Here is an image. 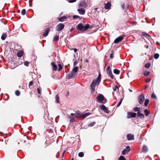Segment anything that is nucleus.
<instances>
[{"label": "nucleus", "mask_w": 160, "mask_h": 160, "mask_svg": "<svg viewBox=\"0 0 160 160\" xmlns=\"http://www.w3.org/2000/svg\"><path fill=\"white\" fill-rule=\"evenodd\" d=\"M98 101L100 103H105L107 102L106 98L102 94H99L97 97Z\"/></svg>", "instance_id": "f257e3e1"}, {"label": "nucleus", "mask_w": 160, "mask_h": 160, "mask_svg": "<svg viewBox=\"0 0 160 160\" xmlns=\"http://www.w3.org/2000/svg\"><path fill=\"white\" fill-rule=\"evenodd\" d=\"M97 82L96 81V79H94L92 82L90 86V89H91V92L92 94L93 93L95 90V88L96 85L98 86L99 83L98 84Z\"/></svg>", "instance_id": "f03ea898"}, {"label": "nucleus", "mask_w": 160, "mask_h": 160, "mask_svg": "<svg viewBox=\"0 0 160 160\" xmlns=\"http://www.w3.org/2000/svg\"><path fill=\"white\" fill-rule=\"evenodd\" d=\"M64 27V24L60 23L57 25L56 30L57 31H60L62 30Z\"/></svg>", "instance_id": "7ed1b4c3"}, {"label": "nucleus", "mask_w": 160, "mask_h": 160, "mask_svg": "<svg viewBox=\"0 0 160 160\" xmlns=\"http://www.w3.org/2000/svg\"><path fill=\"white\" fill-rule=\"evenodd\" d=\"M145 100L144 95L142 94L140 95L138 97V101L140 104H142Z\"/></svg>", "instance_id": "20e7f679"}, {"label": "nucleus", "mask_w": 160, "mask_h": 160, "mask_svg": "<svg viewBox=\"0 0 160 160\" xmlns=\"http://www.w3.org/2000/svg\"><path fill=\"white\" fill-rule=\"evenodd\" d=\"M128 115L127 117L128 118H135L136 115L137 114L135 112H128L127 113Z\"/></svg>", "instance_id": "39448f33"}, {"label": "nucleus", "mask_w": 160, "mask_h": 160, "mask_svg": "<svg viewBox=\"0 0 160 160\" xmlns=\"http://www.w3.org/2000/svg\"><path fill=\"white\" fill-rule=\"evenodd\" d=\"M76 75V74H74L73 73L71 72L70 73L67 74L66 78L68 79L73 78L75 77Z\"/></svg>", "instance_id": "423d86ee"}, {"label": "nucleus", "mask_w": 160, "mask_h": 160, "mask_svg": "<svg viewBox=\"0 0 160 160\" xmlns=\"http://www.w3.org/2000/svg\"><path fill=\"white\" fill-rule=\"evenodd\" d=\"M107 72L112 79H113V76L112 73L110 66H108L107 68Z\"/></svg>", "instance_id": "0eeeda50"}, {"label": "nucleus", "mask_w": 160, "mask_h": 160, "mask_svg": "<svg viewBox=\"0 0 160 160\" xmlns=\"http://www.w3.org/2000/svg\"><path fill=\"white\" fill-rule=\"evenodd\" d=\"M124 36H120L116 38L114 40V42L115 43H118L119 42L122 41L123 38Z\"/></svg>", "instance_id": "6e6552de"}, {"label": "nucleus", "mask_w": 160, "mask_h": 160, "mask_svg": "<svg viewBox=\"0 0 160 160\" xmlns=\"http://www.w3.org/2000/svg\"><path fill=\"white\" fill-rule=\"evenodd\" d=\"M99 107L102 110L104 111L105 112L108 113V110L105 105H100Z\"/></svg>", "instance_id": "1a4fd4ad"}, {"label": "nucleus", "mask_w": 160, "mask_h": 160, "mask_svg": "<svg viewBox=\"0 0 160 160\" xmlns=\"http://www.w3.org/2000/svg\"><path fill=\"white\" fill-rule=\"evenodd\" d=\"M127 139L129 140L134 139V135L131 134H128L127 135Z\"/></svg>", "instance_id": "9d476101"}, {"label": "nucleus", "mask_w": 160, "mask_h": 160, "mask_svg": "<svg viewBox=\"0 0 160 160\" xmlns=\"http://www.w3.org/2000/svg\"><path fill=\"white\" fill-rule=\"evenodd\" d=\"M111 6V4L110 2H108L106 4H105L104 8L106 9H110Z\"/></svg>", "instance_id": "9b49d317"}, {"label": "nucleus", "mask_w": 160, "mask_h": 160, "mask_svg": "<svg viewBox=\"0 0 160 160\" xmlns=\"http://www.w3.org/2000/svg\"><path fill=\"white\" fill-rule=\"evenodd\" d=\"M86 3L85 2H81L79 5V7L85 8L86 6Z\"/></svg>", "instance_id": "f8f14e48"}, {"label": "nucleus", "mask_w": 160, "mask_h": 160, "mask_svg": "<svg viewBox=\"0 0 160 160\" xmlns=\"http://www.w3.org/2000/svg\"><path fill=\"white\" fill-rule=\"evenodd\" d=\"M76 28L80 30H82L83 28V26L82 24L79 23L77 25Z\"/></svg>", "instance_id": "ddd939ff"}, {"label": "nucleus", "mask_w": 160, "mask_h": 160, "mask_svg": "<svg viewBox=\"0 0 160 160\" xmlns=\"http://www.w3.org/2000/svg\"><path fill=\"white\" fill-rule=\"evenodd\" d=\"M82 113L79 111L75 113V117L77 118H82Z\"/></svg>", "instance_id": "4468645a"}, {"label": "nucleus", "mask_w": 160, "mask_h": 160, "mask_svg": "<svg viewBox=\"0 0 160 160\" xmlns=\"http://www.w3.org/2000/svg\"><path fill=\"white\" fill-rule=\"evenodd\" d=\"M51 64L52 65V66L53 67L52 70L54 71H56L57 69V66L55 65L54 63L53 62H52L51 63Z\"/></svg>", "instance_id": "2eb2a0df"}, {"label": "nucleus", "mask_w": 160, "mask_h": 160, "mask_svg": "<svg viewBox=\"0 0 160 160\" xmlns=\"http://www.w3.org/2000/svg\"><path fill=\"white\" fill-rule=\"evenodd\" d=\"M148 151V149L147 146L145 145H143L142 149V152L146 153Z\"/></svg>", "instance_id": "dca6fc26"}, {"label": "nucleus", "mask_w": 160, "mask_h": 160, "mask_svg": "<svg viewBox=\"0 0 160 160\" xmlns=\"http://www.w3.org/2000/svg\"><path fill=\"white\" fill-rule=\"evenodd\" d=\"M138 116L141 118H144V116L143 114L141 113V111L140 112H137Z\"/></svg>", "instance_id": "f3484780"}, {"label": "nucleus", "mask_w": 160, "mask_h": 160, "mask_svg": "<svg viewBox=\"0 0 160 160\" xmlns=\"http://www.w3.org/2000/svg\"><path fill=\"white\" fill-rule=\"evenodd\" d=\"M78 11L79 14L81 15H83L85 12V10L82 9H78Z\"/></svg>", "instance_id": "a211bd4d"}, {"label": "nucleus", "mask_w": 160, "mask_h": 160, "mask_svg": "<svg viewBox=\"0 0 160 160\" xmlns=\"http://www.w3.org/2000/svg\"><path fill=\"white\" fill-rule=\"evenodd\" d=\"M50 29L49 28H47L45 31L44 33L43 34V36L45 37L47 36L48 34Z\"/></svg>", "instance_id": "6ab92c4d"}, {"label": "nucleus", "mask_w": 160, "mask_h": 160, "mask_svg": "<svg viewBox=\"0 0 160 160\" xmlns=\"http://www.w3.org/2000/svg\"><path fill=\"white\" fill-rule=\"evenodd\" d=\"M90 114V113L89 112H87V113H83V114L82 113V118H85L86 117L89 116Z\"/></svg>", "instance_id": "aec40b11"}, {"label": "nucleus", "mask_w": 160, "mask_h": 160, "mask_svg": "<svg viewBox=\"0 0 160 160\" xmlns=\"http://www.w3.org/2000/svg\"><path fill=\"white\" fill-rule=\"evenodd\" d=\"M23 52L22 51H20L17 53V56L19 57H21L23 55Z\"/></svg>", "instance_id": "412c9836"}, {"label": "nucleus", "mask_w": 160, "mask_h": 160, "mask_svg": "<svg viewBox=\"0 0 160 160\" xmlns=\"http://www.w3.org/2000/svg\"><path fill=\"white\" fill-rule=\"evenodd\" d=\"M78 70V67L77 66L75 67L72 69V72L74 74H76V73Z\"/></svg>", "instance_id": "4be33fe9"}, {"label": "nucleus", "mask_w": 160, "mask_h": 160, "mask_svg": "<svg viewBox=\"0 0 160 160\" xmlns=\"http://www.w3.org/2000/svg\"><path fill=\"white\" fill-rule=\"evenodd\" d=\"M96 81L98 82L97 83L98 84L100 83L101 81V74L100 73H99L97 79L96 80Z\"/></svg>", "instance_id": "5701e85b"}, {"label": "nucleus", "mask_w": 160, "mask_h": 160, "mask_svg": "<svg viewBox=\"0 0 160 160\" xmlns=\"http://www.w3.org/2000/svg\"><path fill=\"white\" fill-rule=\"evenodd\" d=\"M68 118L70 119V122H75L74 118L73 117H72L70 115H68Z\"/></svg>", "instance_id": "b1692460"}, {"label": "nucleus", "mask_w": 160, "mask_h": 160, "mask_svg": "<svg viewBox=\"0 0 160 160\" xmlns=\"http://www.w3.org/2000/svg\"><path fill=\"white\" fill-rule=\"evenodd\" d=\"M7 36V35L6 33H4L2 34V36H1V39L2 40H5Z\"/></svg>", "instance_id": "393cba45"}, {"label": "nucleus", "mask_w": 160, "mask_h": 160, "mask_svg": "<svg viewBox=\"0 0 160 160\" xmlns=\"http://www.w3.org/2000/svg\"><path fill=\"white\" fill-rule=\"evenodd\" d=\"M67 18V17L65 16H62L58 18V20L61 22L64 21V19Z\"/></svg>", "instance_id": "a878e982"}, {"label": "nucleus", "mask_w": 160, "mask_h": 160, "mask_svg": "<svg viewBox=\"0 0 160 160\" xmlns=\"http://www.w3.org/2000/svg\"><path fill=\"white\" fill-rule=\"evenodd\" d=\"M140 108H138V107H134L133 108V110L135 112H137L138 111V112H140Z\"/></svg>", "instance_id": "bb28decb"}, {"label": "nucleus", "mask_w": 160, "mask_h": 160, "mask_svg": "<svg viewBox=\"0 0 160 160\" xmlns=\"http://www.w3.org/2000/svg\"><path fill=\"white\" fill-rule=\"evenodd\" d=\"M146 116H148L150 113V112L147 109H145L144 110Z\"/></svg>", "instance_id": "cd10ccee"}, {"label": "nucleus", "mask_w": 160, "mask_h": 160, "mask_svg": "<svg viewBox=\"0 0 160 160\" xmlns=\"http://www.w3.org/2000/svg\"><path fill=\"white\" fill-rule=\"evenodd\" d=\"M113 72L115 74H119L120 72V71L116 69H115L113 70Z\"/></svg>", "instance_id": "c85d7f7f"}, {"label": "nucleus", "mask_w": 160, "mask_h": 160, "mask_svg": "<svg viewBox=\"0 0 160 160\" xmlns=\"http://www.w3.org/2000/svg\"><path fill=\"white\" fill-rule=\"evenodd\" d=\"M150 74V72L149 71H145L144 73V76L147 77Z\"/></svg>", "instance_id": "c756f323"}, {"label": "nucleus", "mask_w": 160, "mask_h": 160, "mask_svg": "<svg viewBox=\"0 0 160 160\" xmlns=\"http://www.w3.org/2000/svg\"><path fill=\"white\" fill-rule=\"evenodd\" d=\"M89 24H87L85 26L83 27V31H85L87 29H88L89 28Z\"/></svg>", "instance_id": "7c9ffc66"}, {"label": "nucleus", "mask_w": 160, "mask_h": 160, "mask_svg": "<svg viewBox=\"0 0 160 160\" xmlns=\"http://www.w3.org/2000/svg\"><path fill=\"white\" fill-rule=\"evenodd\" d=\"M56 98V102L57 103H59V97L58 96V94L55 97Z\"/></svg>", "instance_id": "2f4dec72"}, {"label": "nucleus", "mask_w": 160, "mask_h": 160, "mask_svg": "<svg viewBox=\"0 0 160 160\" xmlns=\"http://www.w3.org/2000/svg\"><path fill=\"white\" fill-rule=\"evenodd\" d=\"M127 152H128L130 150V147L129 146H128L126 147L125 149H124Z\"/></svg>", "instance_id": "473e14b6"}, {"label": "nucleus", "mask_w": 160, "mask_h": 160, "mask_svg": "<svg viewBox=\"0 0 160 160\" xmlns=\"http://www.w3.org/2000/svg\"><path fill=\"white\" fill-rule=\"evenodd\" d=\"M149 102V100L148 99H147L145 100L144 102V105L147 107V106Z\"/></svg>", "instance_id": "72a5a7b5"}, {"label": "nucleus", "mask_w": 160, "mask_h": 160, "mask_svg": "<svg viewBox=\"0 0 160 160\" xmlns=\"http://www.w3.org/2000/svg\"><path fill=\"white\" fill-rule=\"evenodd\" d=\"M59 38V37L58 35H57L55 36L54 38V41H57L58 40Z\"/></svg>", "instance_id": "f704fd0d"}, {"label": "nucleus", "mask_w": 160, "mask_h": 160, "mask_svg": "<svg viewBox=\"0 0 160 160\" xmlns=\"http://www.w3.org/2000/svg\"><path fill=\"white\" fill-rule=\"evenodd\" d=\"M74 19H80V17L78 15H74L72 17Z\"/></svg>", "instance_id": "c9c22d12"}, {"label": "nucleus", "mask_w": 160, "mask_h": 160, "mask_svg": "<svg viewBox=\"0 0 160 160\" xmlns=\"http://www.w3.org/2000/svg\"><path fill=\"white\" fill-rule=\"evenodd\" d=\"M122 100H123V99L122 98H121L119 102L117 105V107H118L121 104L122 102Z\"/></svg>", "instance_id": "e433bc0d"}, {"label": "nucleus", "mask_w": 160, "mask_h": 160, "mask_svg": "<svg viewBox=\"0 0 160 160\" xmlns=\"http://www.w3.org/2000/svg\"><path fill=\"white\" fill-rule=\"evenodd\" d=\"M118 160H126V159L124 156H121L119 158Z\"/></svg>", "instance_id": "4c0bfd02"}, {"label": "nucleus", "mask_w": 160, "mask_h": 160, "mask_svg": "<svg viewBox=\"0 0 160 160\" xmlns=\"http://www.w3.org/2000/svg\"><path fill=\"white\" fill-rule=\"evenodd\" d=\"M150 66V64L149 63H148L146 64L145 65V67L147 68H149Z\"/></svg>", "instance_id": "58836bf2"}, {"label": "nucleus", "mask_w": 160, "mask_h": 160, "mask_svg": "<svg viewBox=\"0 0 160 160\" xmlns=\"http://www.w3.org/2000/svg\"><path fill=\"white\" fill-rule=\"evenodd\" d=\"M125 3L123 2H121V5L123 10L125 8Z\"/></svg>", "instance_id": "ea45409f"}, {"label": "nucleus", "mask_w": 160, "mask_h": 160, "mask_svg": "<svg viewBox=\"0 0 160 160\" xmlns=\"http://www.w3.org/2000/svg\"><path fill=\"white\" fill-rule=\"evenodd\" d=\"M95 124V122H92L88 124V126L89 127H92Z\"/></svg>", "instance_id": "a19ab883"}, {"label": "nucleus", "mask_w": 160, "mask_h": 160, "mask_svg": "<svg viewBox=\"0 0 160 160\" xmlns=\"http://www.w3.org/2000/svg\"><path fill=\"white\" fill-rule=\"evenodd\" d=\"M159 54L158 53L155 54V55H154V58H155L156 59H158L159 58Z\"/></svg>", "instance_id": "79ce46f5"}, {"label": "nucleus", "mask_w": 160, "mask_h": 160, "mask_svg": "<svg viewBox=\"0 0 160 160\" xmlns=\"http://www.w3.org/2000/svg\"><path fill=\"white\" fill-rule=\"evenodd\" d=\"M84 156V154L82 152H80L78 153V156L80 157H82Z\"/></svg>", "instance_id": "37998d69"}, {"label": "nucleus", "mask_w": 160, "mask_h": 160, "mask_svg": "<svg viewBox=\"0 0 160 160\" xmlns=\"http://www.w3.org/2000/svg\"><path fill=\"white\" fill-rule=\"evenodd\" d=\"M59 68L58 69V71H60L62 69V66L61 64H58Z\"/></svg>", "instance_id": "c03bdc74"}, {"label": "nucleus", "mask_w": 160, "mask_h": 160, "mask_svg": "<svg viewBox=\"0 0 160 160\" xmlns=\"http://www.w3.org/2000/svg\"><path fill=\"white\" fill-rule=\"evenodd\" d=\"M26 13V10L25 9H23L21 12L22 14V15H24Z\"/></svg>", "instance_id": "a18cd8bd"}, {"label": "nucleus", "mask_w": 160, "mask_h": 160, "mask_svg": "<svg viewBox=\"0 0 160 160\" xmlns=\"http://www.w3.org/2000/svg\"><path fill=\"white\" fill-rule=\"evenodd\" d=\"M15 94L16 95L18 96L20 95V92L18 90H16L15 92Z\"/></svg>", "instance_id": "49530a36"}, {"label": "nucleus", "mask_w": 160, "mask_h": 160, "mask_svg": "<svg viewBox=\"0 0 160 160\" xmlns=\"http://www.w3.org/2000/svg\"><path fill=\"white\" fill-rule=\"evenodd\" d=\"M29 63V62H28V61H26L24 62V65L26 66H28Z\"/></svg>", "instance_id": "de8ad7c7"}, {"label": "nucleus", "mask_w": 160, "mask_h": 160, "mask_svg": "<svg viewBox=\"0 0 160 160\" xmlns=\"http://www.w3.org/2000/svg\"><path fill=\"white\" fill-rule=\"evenodd\" d=\"M127 152H126V150H124H124L122 151V155H125V154H126Z\"/></svg>", "instance_id": "09e8293b"}, {"label": "nucleus", "mask_w": 160, "mask_h": 160, "mask_svg": "<svg viewBox=\"0 0 160 160\" xmlns=\"http://www.w3.org/2000/svg\"><path fill=\"white\" fill-rule=\"evenodd\" d=\"M152 98H156V95L154 93H153L152 95Z\"/></svg>", "instance_id": "8fccbe9b"}, {"label": "nucleus", "mask_w": 160, "mask_h": 160, "mask_svg": "<svg viewBox=\"0 0 160 160\" xmlns=\"http://www.w3.org/2000/svg\"><path fill=\"white\" fill-rule=\"evenodd\" d=\"M117 88H118V87H117V85H116L114 86V87L113 88V90L114 91H116V89Z\"/></svg>", "instance_id": "3c124183"}, {"label": "nucleus", "mask_w": 160, "mask_h": 160, "mask_svg": "<svg viewBox=\"0 0 160 160\" xmlns=\"http://www.w3.org/2000/svg\"><path fill=\"white\" fill-rule=\"evenodd\" d=\"M112 53H111L110 55V58H113V51H112Z\"/></svg>", "instance_id": "603ef678"}, {"label": "nucleus", "mask_w": 160, "mask_h": 160, "mask_svg": "<svg viewBox=\"0 0 160 160\" xmlns=\"http://www.w3.org/2000/svg\"><path fill=\"white\" fill-rule=\"evenodd\" d=\"M33 84V82L32 81H30L29 84V86H32Z\"/></svg>", "instance_id": "864d4df0"}, {"label": "nucleus", "mask_w": 160, "mask_h": 160, "mask_svg": "<svg viewBox=\"0 0 160 160\" xmlns=\"http://www.w3.org/2000/svg\"><path fill=\"white\" fill-rule=\"evenodd\" d=\"M143 34L144 35H145L148 37H150L151 36L150 35H149L147 33H145V32H143Z\"/></svg>", "instance_id": "5fc2aeb1"}, {"label": "nucleus", "mask_w": 160, "mask_h": 160, "mask_svg": "<svg viewBox=\"0 0 160 160\" xmlns=\"http://www.w3.org/2000/svg\"><path fill=\"white\" fill-rule=\"evenodd\" d=\"M76 1V0H69V2L70 3H72Z\"/></svg>", "instance_id": "6e6d98bb"}, {"label": "nucleus", "mask_w": 160, "mask_h": 160, "mask_svg": "<svg viewBox=\"0 0 160 160\" xmlns=\"http://www.w3.org/2000/svg\"><path fill=\"white\" fill-rule=\"evenodd\" d=\"M37 90V91H38V93L39 94H41V92H40V89L39 88H38Z\"/></svg>", "instance_id": "4d7b16f0"}, {"label": "nucleus", "mask_w": 160, "mask_h": 160, "mask_svg": "<svg viewBox=\"0 0 160 160\" xmlns=\"http://www.w3.org/2000/svg\"><path fill=\"white\" fill-rule=\"evenodd\" d=\"M151 78H149V79H148L146 80V81L147 82H148L150 81H151Z\"/></svg>", "instance_id": "13d9d810"}, {"label": "nucleus", "mask_w": 160, "mask_h": 160, "mask_svg": "<svg viewBox=\"0 0 160 160\" xmlns=\"http://www.w3.org/2000/svg\"><path fill=\"white\" fill-rule=\"evenodd\" d=\"M78 63V62L76 61H75L73 63V65L74 66H75Z\"/></svg>", "instance_id": "bf43d9fd"}, {"label": "nucleus", "mask_w": 160, "mask_h": 160, "mask_svg": "<svg viewBox=\"0 0 160 160\" xmlns=\"http://www.w3.org/2000/svg\"><path fill=\"white\" fill-rule=\"evenodd\" d=\"M74 51L75 52H76L77 51V49L76 48H74Z\"/></svg>", "instance_id": "052dcab7"}, {"label": "nucleus", "mask_w": 160, "mask_h": 160, "mask_svg": "<svg viewBox=\"0 0 160 160\" xmlns=\"http://www.w3.org/2000/svg\"><path fill=\"white\" fill-rule=\"evenodd\" d=\"M70 114L71 116H75V113H71Z\"/></svg>", "instance_id": "680f3d73"}, {"label": "nucleus", "mask_w": 160, "mask_h": 160, "mask_svg": "<svg viewBox=\"0 0 160 160\" xmlns=\"http://www.w3.org/2000/svg\"><path fill=\"white\" fill-rule=\"evenodd\" d=\"M129 91L130 92H132V91L130 89H129Z\"/></svg>", "instance_id": "e2e57ef3"}, {"label": "nucleus", "mask_w": 160, "mask_h": 160, "mask_svg": "<svg viewBox=\"0 0 160 160\" xmlns=\"http://www.w3.org/2000/svg\"><path fill=\"white\" fill-rule=\"evenodd\" d=\"M86 62H88V59H86Z\"/></svg>", "instance_id": "0e129e2a"}, {"label": "nucleus", "mask_w": 160, "mask_h": 160, "mask_svg": "<svg viewBox=\"0 0 160 160\" xmlns=\"http://www.w3.org/2000/svg\"><path fill=\"white\" fill-rule=\"evenodd\" d=\"M146 48H148V45H147L146 47Z\"/></svg>", "instance_id": "69168bd1"}, {"label": "nucleus", "mask_w": 160, "mask_h": 160, "mask_svg": "<svg viewBox=\"0 0 160 160\" xmlns=\"http://www.w3.org/2000/svg\"><path fill=\"white\" fill-rule=\"evenodd\" d=\"M126 7H127V8H128V7H129V6H128V5H127V6Z\"/></svg>", "instance_id": "338daca9"}, {"label": "nucleus", "mask_w": 160, "mask_h": 160, "mask_svg": "<svg viewBox=\"0 0 160 160\" xmlns=\"http://www.w3.org/2000/svg\"><path fill=\"white\" fill-rule=\"evenodd\" d=\"M71 160H74L73 158H72L71 159Z\"/></svg>", "instance_id": "774afa93"}]
</instances>
